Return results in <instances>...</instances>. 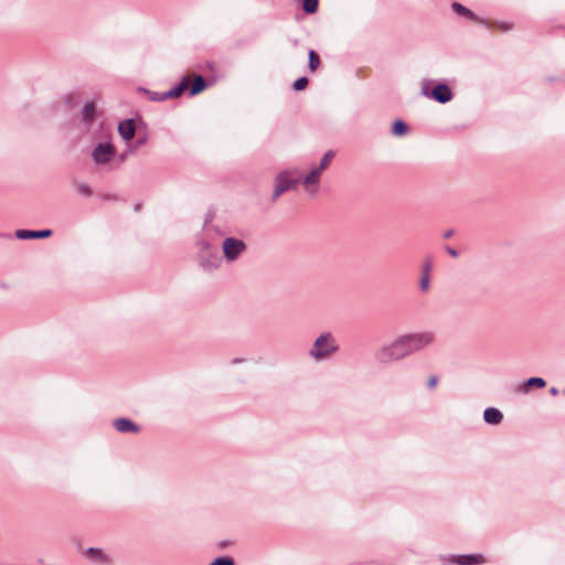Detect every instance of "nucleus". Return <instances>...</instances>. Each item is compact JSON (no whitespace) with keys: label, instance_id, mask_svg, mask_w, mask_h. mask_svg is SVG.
<instances>
[{"label":"nucleus","instance_id":"1","mask_svg":"<svg viewBox=\"0 0 565 565\" xmlns=\"http://www.w3.org/2000/svg\"><path fill=\"white\" fill-rule=\"evenodd\" d=\"M433 331H419L401 334L392 342L382 345L375 352V360L380 364H390L415 354L435 342Z\"/></svg>","mask_w":565,"mask_h":565},{"label":"nucleus","instance_id":"2","mask_svg":"<svg viewBox=\"0 0 565 565\" xmlns=\"http://www.w3.org/2000/svg\"><path fill=\"white\" fill-rule=\"evenodd\" d=\"M339 351V344L331 332H322L313 341L308 355L316 362L331 359Z\"/></svg>","mask_w":565,"mask_h":565},{"label":"nucleus","instance_id":"3","mask_svg":"<svg viewBox=\"0 0 565 565\" xmlns=\"http://www.w3.org/2000/svg\"><path fill=\"white\" fill-rule=\"evenodd\" d=\"M301 175L297 170H286L278 173L275 178V189L273 201H276L282 193L295 189L300 182Z\"/></svg>","mask_w":565,"mask_h":565},{"label":"nucleus","instance_id":"4","mask_svg":"<svg viewBox=\"0 0 565 565\" xmlns=\"http://www.w3.org/2000/svg\"><path fill=\"white\" fill-rule=\"evenodd\" d=\"M116 156L115 147L110 142H99L92 151V158L96 166L109 163Z\"/></svg>","mask_w":565,"mask_h":565},{"label":"nucleus","instance_id":"5","mask_svg":"<svg viewBox=\"0 0 565 565\" xmlns=\"http://www.w3.org/2000/svg\"><path fill=\"white\" fill-rule=\"evenodd\" d=\"M222 249L225 258L228 262H234L246 250V244L243 239L226 237L223 241Z\"/></svg>","mask_w":565,"mask_h":565},{"label":"nucleus","instance_id":"6","mask_svg":"<svg viewBox=\"0 0 565 565\" xmlns=\"http://www.w3.org/2000/svg\"><path fill=\"white\" fill-rule=\"evenodd\" d=\"M84 556L96 565H111L113 563L111 556L98 547H88L84 552Z\"/></svg>","mask_w":565,"mask_h":565},{"label":"nucleus","instance_id":"7","mask_svg":"<svg viewBox=\"0 0 565 565\" xmlns=\"http://www.w3.org/2000/svg\"><path fill=\"white\" fill-rule=\"evenodd\" d=\"M321 173L320 170L313 168L306 177H301L300 182H302L305 190L309 194L315 195L318 192Z\"/></svg>","mask_w":565,"mask_h":565},{"label":"nucleus","instance_id":"8","mask_svg":"<svg viewBox=\"0 0 565 565\" xmlns=\"http://www.w3.org/2000/svg\"><path fill=\"white\" fill-rule=\"evenodd\" d=\"M114 428L122 434H138L140 427L129 418L121 417L113 422Z\"/></svg>","mask_w":565,"mask_h":565},{"label":"nucleus","instance_id":"9","mask_svg":"<svg viewBox=\"0 0 565 565\" xmlns=\"http://www.w3.org/2000/svg\"><path fill=\"white\" fill-rule=\"evenodd\" d=\"M451 9L454 10V12H456L457 14H459L461 17H465V18L472 20L475 22H478L480 24L488 25L487 20L478 17L475 12H472L470 9H468L467 7H465L461 3L454 2L451 4Z\"/></svg>","mask_w":565,"mask_h":565},{"label":"nucleus","instance_id":"10","mask_svg":"<svg viewBox=\"0 0 565 565\" xmlns=\"http://www.w3.org/2000/svg\"><path fill=\"white\" fill-rule=\"evenodd\" d=\"M484 562V558L482 555H476V554H467V555H458V556H451L448 559L449 564H457V565H475V564H481Z\"/></svg>","mask_w":565,"mask_h":565},{"label":"nucleus","instance_id":"11","mask_svg":"<svg viewBox=\"0 0 565 565\" xmlns=\"http://www.w3.org/2000/svg\"><path fill=\"white\" fill-rule=\"evenodd\" d=\"M431 97L436 102H438L440 104H445L451 99L452 93L446 84H438L433 89Z\"/></svg>","mask_w":565,"mask_h":565},{"label":"nucleus","instance_id":"12","mask_svg":"<svg viewBox=\"0 0 565 565\" xmlns=\"http://www.w3.org/2000/svg\"><path fill=\"white\" fill-rule=\"evenodd\" d=\"M52 235L51 230H41V231H29V230H18L15 232V237L19 239H34V238H46Z\"/></svg>","mask_w":565,"mask_h":565},{"label":"nucleus","instance_id":"13","mask_svg":"<svg viewBox=\"0 0 565 565\" xmlns=\"http://www.w3.org/2000/svg\"><path fill=\"white\" fill-rule=\"evenodd\" d=\"M118 132L124 140H131L136 132L135 121L132 119H125L120 121L118 125Z\"/></svg>","mask_w":565,"mask_h":565},{"label":"nucleus","instance_id":"14","mask_svg":"<svg viewBox=\"0 0 565 565\" xmlns=\"http://www.w3.org/2000/svg\"><path fill=\"white\" fill-rule=\"evenodd\" d=\"M483 419L487 424L499 425L503 419V414L495 407H488L483 412Z\"/></svg>","mask_w":565,"mask_h":565},{"label":"nucleus","instance_id":"15","mask_svg":"<svg viewBox=\"0 0 565 565\" xmlns=\"http://www.w3.org/2000/svg\"><path fill=\"white\" fill-rule=\"evenodd\" d=\"M189 79L184 77L178 85L166 92L167 99L177 98L188 88Z\"/></svg>","mask_w":565,"mask_h":565},{"label":"nucleus","instance_id":"16","mask_svg":"<svg viewBox=\"0 0 565 565\" xmlns=\"http://www.w3.org/2000/svg\"><path fill=\"white\" fill-rule=\"evenodd\" d=\"M205 86H206L205 79L201 75L195 76L192 82V85L190 87V95L191 96L198 95L205 88Z\"/></svg>","mask_w":565,"mask_h":565},{"label":"nucleus","instance_id":"17","mask_svg":"<svg viewBox=\"0 0 565 565\" xmlns=\"http://www.w3.org/2000/svg\"><path fill=\"white\" fill-rule=\"evenodd\" d=\"M545 385H546V382H545L544 379H542V377H530V379H527L524 382L522 391L524 393H526L527 392V387H530V386H536L539 388H543V387H545Z\"/></svg>","mask_w":565,"mask_h":565},{"label":"nucleus","instance_id":"18","mask_svg":"<svg viewBox=\"0 0 565 565\" xmlns=\"http://www.w3.org/2000/svg\"><path fill=\"white\" fill-rule=\"evenodd\" d=\"M320 65V57L315 50H310L308 54V67L315 72Z\"/></svg>","mask_w":565,"mask_h":565},{"label":"nucleus","instance_id":"19","mask_svg":"<svg viewBox=\"0 0 565 565\" xmlns=\"http://www.w3.org/2000/svg\"><path fill=\"white\" fill-rule=\"evenodd\" d=\"M487 26L488 28H497L502 32H509V31L513 30L514 24H513V22H510V21H497L493 23L488 22Z\"/></svg>","mask_w":565,"mask_h":565},{"label":"nucleus","instance_id":"20","mask_svg":"<svg viewBox=\"0 0 565 565\" xmlns=\"http://www.w3.org/2000/svg\"><path fill=\"white\" fill-rule=\"evenodd\" d=\"M431 268V260H426L423 265L422 275L418 282H429Z\"/></svg>","mask_w":565,"mask_h":565},{"label":"nucleus","instance_id":"21","mask_svg":"<svg viewBox=\"0 0 565 565\" xmlns=\"http://www.w3.org/2000/svg\"><path fill=\"white\" fill-rule=\"evenodd\" d=\"M319 0H302V10L308 13L312 14L316 13L318 10Z\"/></svg>","mask_w":565,"mask_h":565},{"label":"nucleus","instance_id":"22","mask_svg":"<svg viewBox=\"0 0 565 565\" xmlns=\"http://www.w3.org/2000/svg\"><path fill=\"white\" fill-rule=\"evenodd\" d=\"M83 118L85 121L90 122L95 116V106L93 103H87L83 108Z\"/></svg>","mask_w":565,"mask_h":565},{"label":"nucleus","instance_id":"23","mask_svg":"<svg viewBox=\"0 0 565 565\" xmlns=\"http://www.w3.org/2000/svg\"><path fill=\"white\" fill-rule=\"evenodd\" d=\"M333 157H334V152L332 150L327 151L323 154V157L321 158L320 164H319V167H317V169L320 170L321 172L323 170H326L329 167V164H330L331 160L333 159Z\"/></svg>","mask_w":565,"mask_h":565},{"label":"nucleus","instance_id":"24","mask_svg":"<svg viewBox=\"0 0 565 565\" xmlns=\"http://www.w3.org/2000/svg\"><path fill=\"white\" fill-rule=\"evenodd\" d=\"M407 131V125L403 120H396L393 124L392 132L396 136H402Z\"/></svg>","mask_w":565,"mask_h":565},{"label":"nucleus","instance_id":"25","mask_svg":"<svg viewBox=\"0 0 565 565\" xmlns=\"http://www.w3.org/2000/svg\"><path fill=\"white\" fill-rule=\"evenodd\" d=\"M210 565H234V559L228 556L215 558Z\"/></svg>","mask_w":565,"mask_h":565},{"label":"nucleus","instance_id":"26","mask_svg":"<svg viewBox=\"0 0 565 565\" xmlns=\"http://www.w3.org/2000/svg\"><path fill=\"white\" fill-rule=\"evenodd\" d=\"M308 85V78L302 76V77H299L298 79L295 81L294 83V89L295 90H302L307 87Z\"/></svg>","mask_w":565,"mask_h":565},{"label":"nucleus","instance_id":"27","mask_svg":"<svg viewBox=\"0 0 565 565\" xmlns=\"http://www.w3.org/2000/svg\"><path fill=\"white\" fill-rule=\"evenodd\" d=\"M76 191H77V193H79L84 196H89L92 194V190L87 184H77Z\"/></svg>","mask_w":565,"mask_h":565},{"label":"nucleus","instance_id":"28","mask_svg":"<svg viewBox=\"0 0 565 565\" xmlns=\"http://www.w3.org/2000/svg\"><path fill=\"white\" fill-rule=\"evenodd\" d=\"M150 99L153 100V102H163V100L167 99L166 92H163V93H157V92L150 93Z\"/></svg>","mask_w":565,"mask_h":565},{"label":"nucleus","instance_id":"29","mask_svg":"<svg viewBox=\"0 0 565 565\" xmlns=\"http://www.w3.org/2000/svg\"><path fill=\"white\" fill-rule=\"evenodd\" d=\"M445 250L447 252L448 255H450L452 258H457L459 256V253L458 250H456L455 248L450 247V246H446L445 247Z\"/></svg>","mask_w":565,"mask_h":565},{"label":"nucleus","instance_id":"30","mask_svg":"<svg viewBox=\"0 0 565 565\" xmlns=\"http://www.w3.org/2000/svg\"><path fill=\"white\" fill-rule=\"evenodd\" d=\"M437 382H438V379L436 376H430L428 379L427 385L429 388H434V387H436Z\"/></svg>","mask_w":565,"mask_h":565},{"label":"nucleus","instance_id":"31","mask_svg":"<svg viewBox=\"0 0 565 565\" xmlns=\"http://www.w3.org/2000/svg\"><path fill=\"white\" fill-rule=\"evenodd\" d=\"M454 233H455V232H454V230H447V231L443 234V236H444V238H450V237L454 235Z\"/></svg>","mask_w":565,"mask_h":565},{"label":"nucleus","instance_id":"32","mask_svg":"<svg viewBox=\"0 0 565 565\" xmlns=\"http://www.w3.org/2000/svg\"><path fill=\"white\" fill-rule=\"evenodd\" d=\"M550 393L551 395L556 396L558 394V390L556 387H551Z\"/></svg>","mask_w":565,"mask_h":565},{"label":"nucleus","instance_id":"33","mask_svg":"<svg viewBox=\"0 0 565 565\" xmlns=\"http://www.w3.org/2000/svg\"><path fill=\"white\" fill-rule=\"evenodd\" d=\"M201 248H202V249H209V248H210V245H209L206 242H202V243H201Z\"/></svg>","mask_w":565,"mask_h":565},{"label":"nucleus","instance_id":"34","mask_svg":"<svg viewBox=\"0 0 565 565\" xmlns=\"http://www.w3.org/2000/svg\"><path fill=\"white\" fill-rule=\"evenodd\" d=\"M420 286H422V290H424V291H425V290H427V288H428V286H429V285L423 284V285H420Z\"/></svg>","mask_w":565,"mask_h":565},{"label":"nucleus","instance_id":"35","mask_svg":"<svg viewBox=\"0 0 565 565\" xmlns=\"http://www.w3.org/2000/svg\"><path fill=\"white\" fill-rule=\"evenodd\" d=\"M547 81H548V82H555V81H556V78H554V77H548V78H547Z\"/></svg>","mask_w":565,"mask_h":565},{"label":"nucleus","instance_id":"36","mask_svg":"<svg viewBox=\"0 0 565 565\" xmlns=\"http://www.w3.org/2000/svg\"><path fill=\"white\" fill-rule=\"evenodd\" d=\"M126 159V156L125 154H121L120 156V161H124Z\"/></svg>","mask_w":565,"mask_h":565},{"label":"nucleus","instance_id":"37","mask_svg":"<svg viewBox=\"0 0 565 565\" xmlns=\"http://www.w3.org/2000/svg\"><path fill=\"white\" fill-rule=\"evenodd\" d=\"M564 393H565V388H564Z\"/></svg>","mask_w":565,"mask_h":565}]
</instances>
